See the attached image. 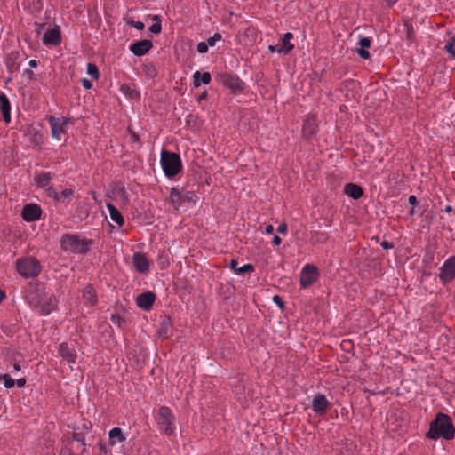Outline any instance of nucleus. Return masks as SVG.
Wrapping results in <instances>:
<instances>
[{
	"label": "nucleus",
	"mask_w": 455,
	"mask_h": 455,
	"mask_svg": "<svg viewBox=\"0 0 455 455\" xmlns=\"http://www.w3.org/2000/svg\"><path fill=\"white\" fill-rule=\"evenodd\" d=\"M106 206L108 210L110 219L119 227L123 226L124 220L121 212L112 204L108 203Z\"/></svg>",
	"instance_id": "nucleus-25"
},
{
	"label": "nucleus",
	"mask_w": 455,
	"mask_h": 455,
	"mask_svg": "<svg viewBox=\"0 0 455 455\" xmlns=\"http://www.w3.org/2000/svg\"><path fill=\"white\" fill-rule=\"evenodd\" d=\"M155 419L160 430L167 436L176 435V418L167 406H161L155 416Z\"/></svg>",
	"instance_id": "nucleus-3"
},
{
	"label": "nucleus",
	"mask_w": 455,
	"mask_h": 455,
	"mask_svg": "<svg viewBox=\"0 0 455 455\" xmlns=\"http://www.w3.org/2000/svg\"><path fill=\"white\" fill-rule=\"evenodd\" d=\"M20 369H21V367H20V363H19L18 362H15V363H13V370H12V373L18 372V371H20Z\"/></svg>",
	"instance_id": "nucleus-48"
},
{
	"label": "nucleus",
	"mask_w": 455,
	"mask_h": 455,
	"mask_svg": "<svg viewBox=\"0 0 455 455\" xmlns=\"http://www.w3.org/2000/svg\"><path fill=\"white\" fill-rule=\"evenodd\" d=\"M21 215L28 222L36 221L41 218L42 209L36 204H28L23 207Z\"/></svg>",
	"instance_id": "nucleus-10"
},
{
	"label": "nucleus",
	"mask_w": 455,
	"mask_h": 455,
	"mask_svg": "<svg viewBox=\"0 0 455 455\" xmlns=\"http://www.w3.org/2000/svg\"><path fill=\"white\" fill-rule=\"evenodd\" d=\"M155 300V294L151 291H147L138 295L136 303L140 308L145 311H149L152 308Z\"/></svg>",
	"instance_id": "nucleus-14"
},
{
	"label": "nucleus",
	"mask_w": 455,
	"mask_h": 455,
	"mask_svg": "<svg viewBox=\"0 0 455 455\" xmlns=\"http://www.w3.org/2000/svg\"><path fill=\"white\" fill-rule=\"evenodd\" d=\"M211 74L209 72L200 73L196 71L193 74V84L195 87H199L201 84H208L211 83Z\"/></svg>",
	"instance_id": "nucleus-23"
},
{
	"label": "nucleus",
	"mask_w": 455,
	"mask_h": 455,
	"mask_svg": "<svg viewBox=\"0 0 455 455\" xmlns=\"http://www.w3.org/2000/svg\"><path fill=\"white\" fill-rule=\"evenodd\" d=\"M287 225L285 223H282L278 226L277 228V231L280 233V234H283L285 235L287 233Z\"/></svg>",
	"instance_id": "nucleus-41"
},
{
	"label": "nucleus",
	"mask_w": 455,
	"mask_h": 455,
	"mask_svg": "<svg viewBox=\"0 0 455 455\" xmlns=\"http://www.w3.org/2000/svg\"><path fill=\"white\" fill-rule=\"evenodd\" d=\"M16 269L21 276L30 278L39 275L41 272V265L36 259L26 257L17 259Z\"/></svg>",
	"instance_id": "nucleus-6"
},
{
	"label": "nucleus",
	"mask_w": 455,
	"mask_h": 455,
	"mask_svg": "<svg viewBox=\"0 0 455 455\" xmlns=\"http://www.w3.org/2000/svg\"><path fill=\"white\" fill-rule=\"evenodd\" d=\"M5 298V294L4 292L0 290V303L2 302V300Z\"/></svg>",
	"instance_id": "nucleus-52"
},
{
	"label": "nucleus",
	"mask_w": 455,
	"mask_h": 455,
	"mask_svg": "<svg viewBox=\"0 0 455 455\" xmlns=\"http://www.w3.org/2000/svg\"><path fill=\"white\" fill-rule=\"evenodd\" d=\"M181 193L177 188H172L170 192V201L173 207L178 210L180 206Z\"/></svg>",
	"instance_id": "nucleus-27"
},
{
	"label": "nucleus",
	"mask_w": 455,
	"mask_h": 455,
	"mask_svg": "<svg viewBox=\"0 0 455 455\" xmlns=\"http://www.w3.org/2000/svg\"><path fill=\"white\" fill-rule=\"evenodd\" d=\"M274 232V226L272 224H268L265 227L263 233L265 234H272Z\"/></svg>",
	"instance_id": "nucleus-42"
},
{
	"label": "nucleus",
	"mask_w": 455,
	"mask_h": 455,
	"mask_svg": "<svg viewBox=\"0 0 455 455\" xmlns=\"http://www.w3.org/2000/svg\"><path fill=\"white\" fill-rule=\"evenodd\" d=\"M408 201L411 205H415L417 204V198L415 196H410Z\"/></svg>",
	"instance_id": "nucleus-49"
},
{
	"label": "nucleus",
	"mask_w": 455,
	"mask_h": 455,
	"mask_svg": "<svg viewBox=\"0 0 455 455\" xmlns=\"http://www.w3.org/2000/svg\"><path fill=\"white\" fill-rule=\"evenodd\" d=\"M28 66L30 68H36L37 66V61L36 60H30L28 62Z\"/></svg>",
	"instance_id": "nucleus-50"
},
{
	"label": "nucleus",
	"mask_w": 455,
	"mask_h": 455,
	"mask_svg": "<svg viewBox=\"0 0 455 455\" xmlns=\"http://www.w3.org/2000/svg\"><path fill=\"white\" fill-rule=\"evenodd\" d=\"M359 48L356 50L358 55L364 60L370 58V52L366 50L371 46V39L365 36H360L358 41Z\"/></svg>",
	"instance_id": "nucleus-20"
},
{
	"label": "nucleus",
	"mask_w": 455,
	"mask_h": 455,
	"mask_svg": "<svg viewBox=\"0 0 455 455\" xmlns=\"http://www.w3.org/2000/svg\"><path fill=\"white\" fill-rule=\"evenodd\" d=\"M279 50H280V47H278V46H275V45H269L268 46V51L270 52H277V53H279Z\"/></svg>",
	"instance_id": "nucleus-47"
},
{
	"label": "nucleus",
	"mask_w": 455,
	"mask_h": 455,
	"mask_svg": "<svg viewBox=\"0 0 455 455\" xmlns=\"http://www.w3.org/2000/svg\"><path fill=\"white\" fill-rule=\"evenodd\" d=\"M109 443L111 445H116L126 440L127 435H124L120 427H113L108 432Z\"/></svg>",
	"instance_id": "nucleus-18"
},
{
	"label": "nucleus",
	"mask_w": 455,
	"mask_h": 455,
	"mask_svg": "<svg viewBox=\"0 0 455 455\" xmlns=\"http://www.w3.org/2000/svg\"><path fill=\"white\" fill-rule=\"evenodd\" d=\"M83 298L85 300V303L94 306L98 302V297L95 292V290L92 285H86L83 290Z\"/></svg>",
	"instance_id": "nucleus-22"
},
{
	"label": "nucleus",
	"mask_w": 455,
	"mask_h": 455,
	"mask_svg": "<svg viewBox=\"0 0 455 455\" xmlns=\"http://www.w3.org/2000/svg\"><path fill=\"white\" fill-rule=\"evenodd\" d=\"M58 355L69 364H73L76 361V354L68 343L63 342L59 345Z\"/></svg>",
	"instance_id": "nucleus-15"
},
{
	"label": "nucleus",
	"mask_w": 455,
	"mask_h": 455,
	"mask_svg": "<svg viewBox=\"0 0 455 455\" xmlns=\"http://www.w3.org/2000/svg\"><path fill=\"white\" fill-rule=\"evenodd\" d=\"M47 120L51 127L52 137L57 140H60L61 135L67 132V126L70 119L67 117L49 116Z\"/></svg>",
	"instance_id": "nucleus-8"
},
{
	"label": "nucleus",
	"mask_w": 455,
	"mask_h": 455,
	"mask_svg": "<svg viewBox=\"0 0 455 455\" xmlns=\"http://www.w3.org/2000/svg\"><path fill=\"white\" fill-rule=\"evenodd\" d=\"M0 380L4 381V386L6 389H10L15 385V380L12 379L8 374L0 375Z\"/></svg>",
	"instance_id": "nucleus-30"
},
{
	"label": "nucleus",
	"mask_w": 455,
	"mask_h": 455,
	"mask_svg": "<svg viewBox=\"0 0 455 455\" xmlns=\"http://www.w3.org/2000/svg\"><path fill=\"white\" fill-rule=\"evenodd\" d=\"M0 109L6 123L11 121V106L7 96L4 93L0 94Z\"/></svg>",
	"instance_id": "nucleus-21"
},
{
	"label": "nucleus",
	"mask_w": 455,
	"mask_h": 455,
	"mask_svg": "<svg viewBox=\"0 0 455 455\" xmlns=\"http://www.w3.org/2000/svg\"><path fill=\"white\" fill-rule=\"evenodd\" d=\"M121 91H122L124 93H127V92H129V87H124V86H123V87L121 88Z\"/></svg>",
	"instance_id": "nucleus-54"
},
{
	"label": "nucleus",
	"mask_w": 455,
	"mask_h": 455,
	"mask_svg": "<svg viewBox=\"0 0 455 455\" xmlns=\"http://www.w3.org/2000/svg\"><path fill=\"white\" fill-rule=\"evenodd\" d=\"M208 44L205 42H200L197 44V52L199 53H205L208 51Z\"/></svg>",
	"instance_id": "nucleus-37"
},
{
	"label": "nucleus",
	"mask_w": 455,
	"mask_h": 455,
	"mask_svg": "<svg viewBox=\"0 0 455 455\" xmlns=\"http://www.w3.org/2000/svg\"><path fill=\"white\" fill-rule=\"evenodd\" d=\"M152 48V42L150 40H140L130 45V51L136 56L145 55Z\"/></svg>",
	"instance_id": "nucleus-16"
},
{
	"label": "nucleus",
	"mask_w": 455,
	"mask_h": 455,
	"mask_svg": "<svg viewBox=\"0 0 455 455\" xmlns=\"http://www.w3.org/2000/svg\"><path fill=\"white\" fill-rule=\"evenodd\" d=\"M272 242H273L274 245L278 246L281 244L282 240L277 235H275Z\"/></svg>",
	"instance_id": "nucleus-45"
},
{
	"label": "nucleus",
	"mask_w": 455,
	"mask_h": 455,
	"mask_svg": "<svg viewBox=\"0 0 455 455\" xmlns=\"http://www.w3.org/2000/svg\"><path fill=\"white\" fill-rule=\"evenodd\" d=\"M52 180L50 172H40L35 174L34 181L37 187L46 188Z\"/></svg>",
	"instance_id": "nucleus-24"
},
{
	"label": "nucleus",
	"mask_w": 455,
	"mask_h": 455,
	"mask_svg": "<svg viewBox=\"0 0 455 455\" xmlns=\"http://www.w3.org/2000/svg\"><path fill=\"white\" fill-rule=\"evenodd\" d=\"M445 50L446 52L455 59V39H451L446 44H445Z\"/></svg>",
	"instance_id": "nucleus-32"
},
{
	"label": "nucleus",
	"mask_w": 455,
	"mask_h": 455,
	"mask_svg": "<svg viewBox=\"0 0 455 455\" xmlns=\"http://www.w3.org/2000/svg\"><path fill=\"white\" fill-rule=\"evenodd\" d=\"M73 195V191L71 189H64L60 194L55 195V198L60 202H65V200L69 199Z\"/></svg>",
	"instance_id": "nucleus-31"
},
{
	"label": "nucleus",
	"mask_w": 455,
	"mask_h": 455,
	"mask_svg": "<svg viewBox=\"0 0 455 455\" xmlns=\"http://www.w3.org/2000/svg\"><path fill=\"white\" fill-rule=\"evenodd\" d=\"M133 266L139 273L145 274L148 272L150 263L147 256L142 252H135L132 256Z\"/></svg>",
	"instance_id": "nucleus-13"
},
{
	"label": "nucleus",
	"mask_w": 455,
	"mask_h": 455,
	"mask_svg": "<svg viewBox=\"0 0 455 455\" xmlns=\"http://www.w3.org/2000/svg\"><path fill=\"white\" fill-rule=\"evenodd\" d=\"M292 38H293V34L291 32H287L283 35V36L282 38V46H280V50H279V54L286 55L293 50L294 45L291 43Z\"/></svg>",
	"instance_id": "nucleus-17"
},
{
	"label": "nucleus",
	"mask_w": 455,
	"mask_h": 455,
	"mask_svg": "<svg viewBox=\"0 0 455 455\" xmlns=\"http://www.w3.org/2000/svg\"><path fill=\"white\" fill-rule=\"evenodd\" d=\"M388 5H393L397 0H386Z\"/></svg>",
	"instance_id": "nucleus-53"
},
{
	"label": "nucleus",
	"mask_w": 455,
	"mask_h": 455,
	"mask_svg": "<svg viewBox=\"0 0 455 455\" xmlns=\"http://www.w3.org/2000/svg\"><path fill=\"white\" fill-rule=\"evenodd\" d=\"M230 268L235 274V270L238 269V267H237V261L235 259H232L231 260V262H230Z\"/></svg>",
	"instance_id": "nucleus-46"
},
{
	"label": "nucleus",
	"mask_w": 455,
	"mask_h": 455,
	"mask_svg": "<svg viewBox=\"0 0 455 455\" xmlns=\"http://www.w3.org/2000/svg\"><path fill=\"white\" fill-rule=\"evenodd\" d=\"M444 212H447V213H450L452 212V206L451 205H446L444 207Z\"/></svg>",
	"instance_id": "nucleus-51"
},
{
	"label": "nucleus",
	"mask_w": 455,
	"mask_h": 455,
	"mask_svg": "<svg viewBox=\"0 0 455 455\" xmlns=\"http://www.w3.org/2000/svg\"><path fill=\"white\" fill-rule=\"evenodd\" d=\"M253 270V266L251 264H244L242 267H238L237 270H235L236 275H242L246 272H251Z\"/></svg>",
	"instance_id": "nucleus-34"
},
{
	"label": "nucleus",
	"mask_w": 455,
	"mask_h": 455,
	"mask_svg": "<svg viewBox=\"0 0 455 455\" xmlns=\"http://www.w3.org/2000/svg\"><path fill=\"white\" fill-rule=\"evenodd\" d=\"M222 39V36L220 33H215L212 36L209 37L205 42L209 47H213L217 42Z\"/></svg>",
	"instance_id": "nucleus-33"
},
{
	"label": "nucleus",
	"mask_w": 455,
	"mask_h": 455,
	"mask_svg": "<svg viewBox=\"0 0 455 455\" xmlns=\"http://www.w3.org/2000/svg\"><path fill=\"white\" fill-rule=\"evenodd\" d=\"M439 277L447 283L455 277V256L449 257L440 268Z\"/></svg>",
	"instance_id": "nucleus-9"
},
{
	"label": "nucleus",
	"mask_w": 455,
	"mask_h": 455,
	"mask_svg": "<svg viewBox=\"0 0 455 455\" xmlns=\"http://www.w3.org/2000/svg\"><path fill=\"white\" fill-rule=\"evenodd\" d=\"M86 72L94 80H98L100 77L99 69L93 63L88 62L86 66Z\"/></svg>",
	"instance_id": "nucleus-28"
},
{
	"label": "nucleus",
	"mask_w": 455,
	"mask_h": 455,
	"mask_svg": "<svg viewBox=\"0 0 455 455\" xmlns=\"http://www.w3.org/2000/svg\"><path fill=\"white\" fill-rule=\"evenodd\" d=\"M381 247L385 250H388V249H391L393 248V243H390V242H387V241H383L381 243Z\"/></svg>",
	"instance_id": "nucleus-43"
},
{
	"label": "nucleus",
	"mask_w": 455,
	"mask_h": 455,
	"mask_svg": "<svg viewBox=\"0 0 455 455\" xmlns=\"http://www.w3.org/2000/svg\"><path fill=\"white\" fill-rule=\"evenodd\" d=\"M330 406V402L323 395H317L312 400V410L316 415L324 414Z\"/></svg>",
	"instance_id": "nucleus-12"
},
{
	"label": "nucleus",
	"mask_w": 455,
	"mask_h": 455,
	"mask_svg": "<svg viewBox=\"0 0 455 455\" xmlns=\"http://www.w3.org/2000/svg\"><path fill=\"white\" fill-rule=\"evenodd\" d=\"M455 428L451 418L444 413H437L435 419L430 423L427 436L432 440L443 438L445 440L453 439Z\"/></svg>",
	"instance_id": "nucleus-2"
},
{
	"label": "nucleus",
	"mask_w": 455,
	"mask_h": 455,
	"mask_svg": "<svg viewBox=\"0 0 455 455\" xmlns=\"http://www.w3.org/2000/svg\"><path fill=\"white\" fill-rule=\"evenodd\" d=\"M111 322L117 325L118 327H122V324L124 323V318L120 315H111Z\"/></svg>",
	"instance_id": "nucleus-36"
},
{
	"label": "nucleus",
	"mask_w": 455,
	"mask_h": 455,
	"mask_svg": "<svg viewBox=\"0 0 455 455\" xmlns=\"http://www.w3.org/2000/svg\"><path fill=\"white\" fill-rule=\"evenodd\" d=\"M26 299L30 307L39 315H47L55 310L57 300L53 295H47L36 284H29Z\"/></svg>",
	"instance_id": "nucleus-1"
},
{
	"label": "nucleus",
	"mask_w": 455,
	"mask_h": 455,
	"mask_svg": "<svg viewBox=\"0 0 455 455\" xmlns=\"http://www.w3.org/2000/svg\"><path fill=\"white\" fill-rule=\"evenodd\" d=\"M44 27L42 25H39L38 26V28L36 30L37 34H41L42 30H43Z\"/></svg>",
	"instance_id": "nucleus-55"
},
{
	"label": "nucleus",
	"mask_w": 455,
	"mask_h": 455,
	"mask_svg": "<svg viewBox=\"0 0 455 455\" xmlns=\"http://www.w3.org/2000/svg\"><path fill=\"white\" fill-rule=\"evenodd\" d=\"M344 193L347 196L356 200V199H359L360 197H362L363 191V188L359 185L355 184V183H347L344 187Z\"/></svg>",
	"instance_id": "nucleus-19"
},
{
	"label": "nucleus",
	"mask_w": 455,
	"mask_h": 455,
	"mask_svg": "<svg viewBox=\"0 0 455 455\" xmlns=\"http://www.w3.org/2000/svg\"><path fill=\"white\" fill-rule=\"evenodd\" d=\"M317 267L311 264H306L300 270L299 284L301 288L307 289L315 283L319 278Z\"/></svg>",
	"instance_id": "nucleus-7"
},
{
	"label": "nucleus",
	"mask_w": 455,
	"mask_h": 455,
	"mask_svg": "<svg viewBox=\"0 0 455 455\" xmlns=\"http://www.w3.org/2000/svg\"><path fill=\"white\" fill-rule=\"evenodd\" d=\"M153 20H155V23H153L148 29L152 34L156 35L162 30L161 20L157 15H155Z\"/></svg>",
	"instance_id": "nucleus-29"
},
{
	"label": "nucleus",
	"mask_w": 455,
	"mask_h": 455,
	"mask_svg": "<svg viewBox=\"0 0 455 455\" xmlns=\"http://www.w3.org/2000/svg\"><path fill=\"white\" fill-rule=\"evenodd\" d=\"M303 133L307 137H310L315 132L316 124L314 116L308 117L303 124Z\"/></svg>",
	"instance_id": "nucleus-26"
},
{
	"label": "nucleus",
	"mask_w": 455,
	"mask_h": 455,
	"mask_svg": "<svg viewBox=\"0 0 455 455\" xmlns=\"http://www.w3.org/2000/svg\"><path fill=\"white\" fill-rule=\"evenodd\" d=\"M82 85L84 89L89 90L92 87V84L87 78H82Z\"/></svg>",
	"instance_id": "nucleus-39"
},
{
	"label": "nucleus",
	"mask_w": 455,
	"mask_h": 455,
	"mask_svg": "<svg viewBox=\"0 0 455 455\" xmlns=\"http://www.w3.org/2000/svg\"><path fill=\"white\" fill-rule=\"evenodd\" d=\"M43 43L47 46H57L61 43V35L59 27L50 28L43 36Z\"/></svg>",
	"instance_id": "nucleus-11"
},
{
	"label": "nucleus",
	"mask_w": 455,
	"mask_h": 455,
	"mask_svg": "<svg viewBox=\"0 0 455 455\" xmlns=\"http://www.w3.org/2000/svg\"><path fill=\"white\" fill-rule=\"evenodd\" d=\"M127 24L135 28L137 30H140V31L143 30L145 28L144 23L142 21H139V20L138 21L128 20Z\"/></svg>",
	"instance_id": "nucleus-35"
},
{
	"label": "nucleus",
	"mask_w": 455,
	"mask_h": 455,
	"mask_svg": "<svg viewBox=\"0 0 455 455\" xmlns=\"http://www.w3.org/2000/svg\"><path fill=\"white\" fill-rule=\"evenodd\" d=\"M273 301L275 302V305H277L280 308H283V302L282 300V299L277 296V295H275L273 297Z\"/></svg>",
	"instance_id": "nucleus-40"
},
{
	"label": "nucleus",
	"mask_w": 455,
	"mask_h": 455,
	"mask_svg": "<svg viewBox=\"0 0 455 455\" xmlns=\"http://www.w3.org/2000/svg\"><path fill=\"white\" fill-rule=\"evenodd\" d=\"M92 242L77 234H67L61 238L62 248L73 253H84L86 252Z\"/></svg>",
	"instance_id": "nucleus-5"
},
{
	"label": "nucleus",
	"mask_w": 455,
	"mask_h": 455,
	"mask_svg": "<svg viewBox=\"0 0 455 455\" xmlns=\"http://www.w3.org/2000/svg\"><path fill=\"white\" fill-rule=\"evenodd\" d=\"M15 384H17V386L19 387H23L26 384V379L25 378H20V379H18L16 381H15Z\"/></svg>",
	"instance_id": "nucleus-44"
},
{
	"label": "nucleus",
	"mask_w": 455,
	"mask_h": 455,
	"mask_svg": "<svg viewBox=\"0 0 455 455\" xmlns=\"http://www.w3.org/2000/svg\"><path fill=\"white\" fill-rule=\"evenodd\" d=\"M160 164L164 175L171 179L182 171V162L179 154L162 150L160 155Z\"/></svg>",
	"instance_id": "nucleus-4"
},
{
	"label": "nucleus",
	"mask_w": 455,
	"mask_h": 455,
	"mask_svg": "<svg viewBox=\"0 0 455 455\" xmlns=\"http://www.w3.org/2000/svg\"><path fill=\"white\" fill-rule=\"evenodd\" d=\"M312 235H314V236L319 235V237L315 239V242H323L327 239V235L323 233L320 234L317 232H314V233H312Z\"/></svg>",
	"instance_id": "nucleus-38"
}]
</instances>
